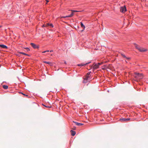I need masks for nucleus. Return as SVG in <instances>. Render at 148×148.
Returning a JSON list of instances; mask_svg holds the SVG:
<instances>
[{"label":"nucleus","mask_w":148,"mask_h":148,"mask_svg":"<svg viewBox=\"0 0 148 148\" xmlns=\"http://www.w3.org/2000/svg\"><path fill=\"white\" fill-rule=\"evenodd\" d=\"M134 45L136 48L140 52H143L147 51V49L141 47L136 44Z\"/></svg>","instance_id":"nucleus-1"},{"label":"nucleus","mask_w":148,"mask_h":148,"mask_svg":"<svg viewBox=\"0 0 148 148\" xmlns=\"http://www.w3.org/2000/svg\"><path fill=\"white\" fill-rule=\"evenodd\" d=\"M135 77L136 79L137 80L142 79L143 77V75L142 73H135Z\"/></svg>","instance_id":"nucleus-2"},{"label":"nucleus","mask_w":148,"mask_h":148,"mask_svg":"<svg viewBox=\"0 0 148 148\" xmlns=\"http://www.w3.org/2000/svg\"><path fill=\"white\" fill-rule=\"evenodd\" d=\"M127 11L126 7L124 6L123 7H121L120 8V11L124 13Z\"/></svg>","instance_id":"nucleus-3"},{"label":"nucleus","mask_w":148,"mask_h":148,"mask_svg":"<svg viewBox=\"0 0 148 148\" xmlns=\"http://www.w3.org/2000/svg\"><path fill=\"white\" fill-rule=\"evenodd\" d=\"M90 76H88V75H86L85 78H84V81L83 82L84 83H86L87 82V81H89L90 80Z\"/></svg>","instance_id":"nucleus-4"},{"label":"nucleus","mask_w":148,"mask_h":148,"mask_svg":"<svg viewBox=\"0 0 148 148\" xmlns=\"http://www.w3.org/2000/svg\"><path fill=\"white\" fill-rule=\"evenodd\" d=\"M31 46L34 48V49H37L38 48V46L36 45L35 44L31 43L30 44Z\"/></svg>","instance_id":"nucleus-5"},{"label":"nucleus","mask_w":148,"mask_h":148,"mask_svg":"<svg viewBox=\"0 0 148 148\" xmlns=\"http://www.w3.org/2000/svg\"><path fill=\"white\" fill-rule=\"evenodd\" d=\"M43 62L48 64L50 66H52L53 65V63L50 62H47L46 61H44Z\"/></svg>","instance_id":"nucleus-6"},{"label":"nucleus","mask_w":148,"mask_h":148,"mask_svg":"<svg viewBox=\"0 0 148 148\" xmlns=\"http://www.w3.org/2000/svg\"><path fill=\"white\" fill-rule=\"evenodd\" d=\"M93 65H94L93 66V68L94 69H97V68H98L99 66L98 64H94Z\"/></svg>","instance_id":"nucleus-7"},{"label":"nucleus","mask_w":148,"mask_h":148,"mask_svg":"<svg viewBox=\"0 0 148 148\" xmlns=\"http://www.w3.org/2000/svg\"><path fill=\"white\" fill-rule=\"evenodd\" d=\"M0 47L4 49H8V47L7 46L5 45H1L0 44Z\"/></svg>","instance_id":"nucleus-8"},{"label":"nucleus","mask_w":148,"mask_h":148,"mask_svg":"<svg viewBox=\"0 0 148 148\" xmlns=\"http://www.w3.org/2000/svg\"><path fill=\"white\" fill-rule=\"evenodd\" d=\"M71 132V134L72 136H74L75 134V131H73L72 130H71L70 131Z\"/></svg>","instance_id":"nucleus-9"},{"label":"nucleus","mask_w":148,"mask_h":148,"mask_svg":"<svg viewBox=\"0 0 148 148\" xmlns=\"http://www.w3.org/2000/svg\"><path fill=\"white\" fill-rule=\"evenodd\" d=\"M73 122L75 123L76 125H78V126L82 125H83V124L81 123H77V122H75L74 121H73Z\"/></svg>","instance_id":"nucleus-10"},{"label":"nucleus","mask_w":148,"mask_h":148,"mask_svg":"<svg viewBox=\"0 0 148 148\" xmlns=\"http://www.w3.org/2000/svg\"><path fill=\"white\" fill-rule=\"evenodd\" d=\"M90 63V62H89L88 63H86V64H83V63H81V64H78L77 65L78 66H84V65H86V64H87L89 63Z\"/></svg>","instance_id":"nucleus-11"},{"label":"nucleus","mask_w":148,"mask_h":148,"mask_svg":"<svg viewBox=\"0 0 148 148\" xmlns=\"http://www.w3.org/2000/svg\"><path fill=\"white\" fill-rule=\"evenodd\" d=\"M72 16H72V15H71V14L70 15H69V16H65L61 17H60V18H66V17H72Z\"/></svg>","instance_id":"nucleus-12"},{"label":"nucleus","mask_w":148,"mask_h":148,"mask_svg":"<svg viewBox=\"0 0 148 148\" xmlns=\"http://www.w3.org/2000/svg\"><path fill=\"white\" fill-rule=\"evenodd\" d=\"M3 88L5 89H7L8 88V86L5 85H3Z\"/></svg>","instance_id":"nucleus-13"},{"label":"nucleus","mask_w":148,"mask_h":148,"mask_svg":"<svg viewBox=\"0 0 148 148\" xmlns=\"http://www.w3.org/2000/svg\"><path fill=\"white\" fill-rule=\"evenodd\" d=\"M108 68L107 66L106 65H104L103 66V68H102L103 70H105L106 69Z\"/></svg>","instance_id":"nucleus-14"},{"label":"nucleus","mask_w":148,"mask_h":148,"mask_svg":"<svg viewBox=\"0 0 148 148\" xmlns=\"http://www.w3.org/2000/svg\"><path fill=\"white\" fill-rule=\"evenodd\" d=\"M80 23H81V27L84 28V29L85 28V26L83 25V23L82 22H81Z\"/></svg>","instance_id":"nucleus-15"},{"label":"nucleus","mask_w":148,"mask_h":148,"mask_svg":"<svg viewBox=\"0 0 148 148\" xmlns=\"http://www.w3.org/2000/svg\"><path fill=\"white\" fill-rule=\"evenodd\" d=\"M19 53H20V54H23L25 55L28 56V55L27 54H26V53H23V52H19Z\"/></svg>","instance_id":"nucleus-16"},{"label":"nucleus","mask_w":148,"mask_h":148,"mask_svg":"<svg viewBox=\"0 0 148 148\" xmlns=\"http://www.w3.org/2000/svg\"><path fill=\"white\" fill-rule=\"evenodd\" d=\"M120 120L121 121H126V118H123V119H120Z\"/></svg>","instance_id":"nucleus-17"},{"label":"nucleus","mask_w":148,"mask_h":148,"mask_svg":"<svg viewBox=\"0 0 148 148\" xmlns=\"http://www.w3.org/2000/svg\"><path fill=\"white\" fill-rule=\"evenodd\" d=\"M71 11L73 12H81V11H78L75 10H71Z\"/></svg>","instance_id":"nucleus-18"},{"label":"nucleus","mask_w":148,"mask_h":148,"mask_svg":"<svg viewBox=\"0 0 148 148\" xmlns=\"http://www.w3.org/2000/svg\"><path fill=\"white\" fill-rule=\"evenodd\" d=\"M121 55L123 58H126V57L125 56V55H124L122 53H121Z\"/></svg>","instance_id":"nucleus-19"},{"label":"nucleus","mask_w":148,"mask_h":148,"mask_svg":"<svg viewBox=\"0 0 148 148\" xmlns=\"http://www.w3.org/2000/svg\"><path fill=\"white\" fill-rule=\"evenodd\" d=\"M25 49H26L27 51H30V49L28 47L25 48Z\"/></svg>","instance_id":"nucleus-20"},{"label":"nucleus","mask_w":148,"mask_h":148,"mask_svg":"<svg viewBox=\"0 0 148 148\" xmlns=\"http://www.w3.org/2000/svg\"><path fill=\"white\" fill-rule=\"evenodd\" d=\"M49 26H50L51 27H53V26L52 24H50Z\"/></svg>","instance_id":"nucleus-21"},{"label":"nucleus","mask_w":148,"mask_h":148,"mask_svg":"<svg viewBox=\"0 0 148 148\" xmlns=\"http://www.w3.org/2000/svg\"><path fill=\"white\" fill-rule=\"evenodd\" d=\"M103 62H100V63H98L97 64H98L99 65V66L100 65H101V64H102L103 63Z\"/></svg>","instance_id":"nucleus-22"},{"label":"nucleus","mask_w":148,"mask_h":148,"mask_svg":"<svg viewBox=\"0 0 148 148\" xmlns=\"http://www.w3.org/2000/svg\"><path fill=\"white\" fill-rule=\"evenodd\" d=\"M50 24L49 23H46L45 24L46 27L49 26Z\"/></svg>","instance_id":"nucleus-23"},{"label":"nucleus","mask_w":148,"mask_h":148,"mask_svg":"<svg viewBox=\"0 0 148 148\" xmlns=\"http://www.w3.org/2000/svg\"><path fill=\"white\" fill-rule=\"evenodd\" d=\"M49 50H47V51H44L42 52V53H45L46 52H49Z\"/></svg>","instance_id":"nucleus-24"},{"label":"nucleus","mask_w":148,"mask_h":148,"mask_svg":"<svg viewBox=\"0 0 148 148\" xmlns=\"http://www.w3.org/2000/svg\"><path fill=\"white\" fill-rule=\"evenodd\" d=\"M126 58L127 60H130V57H126Z\"/></svg>","instance_id":"nucleus-25"},{"label":"nucleus","mask_w":148,"mask_h":148,"mask_svg":"<svg viewBox=\"0 0 148 148\" xmlns=\"http://www.w3.org/2000/svg\"><path fill=\"white\" fill-rule=\"evenodd\" d=\"M90 74V72H88L87 74L86 75H88V76H89V75Z\"/></svg>","instance_id":"nucleus-26"},{"label":"nucleus","mask_w":148,"mask_h":148,"mask_svg":"<svg viewBox=\"0 0 148 148\" xmlns=\"http://www.w3.org/2000/svg\"><path fill=\"white\" fill-rule=\"evenodd\" d=\"M126 121H128L130 119V118H127V119L126 118Z\"/></svg>","instance_id":"nucleus-27"},{"label":"nucleus","mask_w":148,"mask_h":148,"mask_svg":"<svg viewBox=\"0 0 148 148\" xmlns=\"http://www.w3.org/2000/svg\"><path fill=\"white\" fill-rule=\"evenodd\" d=\"M74 12H72L71 13V15H72V16H73L74 15Z\"/></svg>","instance_id":"nucleus-28"},{"label":"nucleus","mask_w":148,"mask_h":148,"mask_svg":"<svg viewBox=\"0 0 148 148\" xmlns=\"http://www.w3.org/2000/svg\"><path fill=\"white\" fill-rule=\"evenodd\" d=\"M42 27H46L45 24H44L43 25H42Z\"/></svg>","instance_id":"nucleus-29"},{"label":"nucleus","mask_w":148,"mask_h":148,"mask_svg":"<svg viewBox=\"0 0 148 148\" xmlns=\"http://www.w3.org/2000/svg\"><path fill=\"white\" fill-rule=\"evenodd\" d=\"M46 107H48V108H50L51 107V106H45V105H44Z\"/></svg>","instance_id":"nucleus-30"},{"label":"nucleus","mask_w":148,"mask_h":148,"mask_svg":"<svg viewBox=\"0 0 148 148\" xmlns=\"http://www.w3.org/2000/svg\"><path fill=\"white\" fill-rule=\"evenodd\" d=\"M73 129L74 130H75L76 129V127H74Z\"/></svg>","instance_id":"nucleus-31"},{"label":"nucleus","mask_w":148,"mask_h":148,"mask_svg":"<svg viewBox=\"0 0 148 148\" xmlns=\"http://www.w3.org/2000/svg\"><path fill=\"white\" fill-rule=\"evenodd\" d=\"M22 93V94H23V95H25V94H23V93ZM26 96H27V95H26Z\"/></svg>","instance_id":"nucleus-32"},{"label":"nucleus","mask_w":148,"mask_h":148,"mask_svg":"<svg viewBox=\"0 0 148 148\" xmlns=\"http://www.w3.org/2000/svg\"><path fill=\"white\" fill-rule=\"evenodd\" d=\"M48 0H46V1H47V3L49 2Z\"/></svg>","instance_id":"nucleus-33"},{"label":"nucleus","mask_w":148,"mask_h":148,"mask_svg":"<svg viewBox=\"0 0 148 148\" xmlns=\"http://www.w3.org/2000/svg\"><path fill=\"white\" fill-rule=\"evenodd\" d=\"M50 51V52H52L53 51V50H51Z\"/></svg>","instance_id":"nucleus-34"},{"label":"nucleus","mask_w":148,"mask_h":148,"mask_svg":"<svg viewBox=\"0 0 148 148\" xmlns=\"http://www.w3.org/2000/svg\"><path fill=\"white\" fill-rule=\"evenodd\" d=\"M64 63H65V64H66V62H64Z\"/></svg>","instance_id":"nucleus-35"},{"label":"nucleus","mask_w":148,"mask_h":148,"mask_svg":"<svg viewBox=\"0 0 148 148\" xmlns=\"http://www.w3.org/2000/svg\"><path fill=\"white\" fill-rule=\"evenodd\" d=\"M2 27L1 26H0V28H1Z\"/></svg>","instance_id":"nucleus-36"},{"label":"nucleus","mask_w":148,"mask_h":148,"mask_svg":"<svg viewBox=\"0 0 148 148\" xmlns=\"http://www.w3.org/2000/svg\"><path fill=\"white\" fill-rule=\"evenodd\" d=\"M125 62H127L126 61H125Z\"/></svg>","instance_id":"nucleus-37"}]
</instances>
